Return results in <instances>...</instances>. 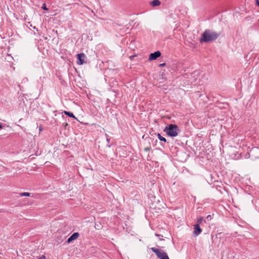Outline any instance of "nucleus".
I'll return each instance as SVG.
<instances>
[{
	"label": "nucleus",
	"instance_id": "14",
	"mask_svg": "<svg viewBox=\"0 0 259 259\" xmlns=\"http://www.w3.org/2000/svg\"><path fill=\"white\" fill-rule=\"evenodd\" d=\"M165 65V63H164L160 64L159 65V67H163V66H164Z\"/></svg>",
	"mask_w": 259,
	"mask_h": 259
},
{
	"label": "nucleus",
	"instance_id": "8",
	"mask_svg": "<svg viewBox=\"0 0 259 259\" xmlns=\"http://www.w3.org/2000/svg\"><path fill=\"white\" fill-rule=\"evenodd\" d=\"M160 4L161 3L159 0H153L151 2V5L153 7L159 6Z\"/></svg>",
	"mask_w": 259,
	"mask_h": 259
},
{
	"label": "nucleus",
	"instance_id": "16",
	"mask_svg": "<svg viewBox=\"0 0 259 259\" xmlns=\"http://www.w3.org/2000/svg\"><path fill=\"white\" fill-rule=\"evenodd\" d=\"M206 219H207L208 220H209V219L210 220V219H211V215H207V217H206Z\"/></svg>",
	"mask_w": 259,
	"mask_h": 259
},
{
	"label": "nucleus",
	"instance_id": "2",
	"mask_svg": "<svg viewBox=\"0 0 259 259\" xmlns=\"http://www.w3.org/2000/svg\"><path fill=\"white\" fill-rule=\"evenodd\" d=\"M163 132L169 137H175L178 136L179 129L177 125L170 124L165 126Z\"/></svg>",
	"mask_w": 259,
	"mask_h": 259
},
{
	"label": "nucleus",
	"instance_id": "7",
	"mask_svg": "<svg viewBox=\"0 0 259 259\" xmlns=\"http://www.w3.org/2000/svg\"><path fill=\"white\" fill-rule=\"evenodd\" d=\"M79 234L78 232H75L73 234H72L71 235V236L68 238L67 242L68 243H69L71 242L72 241H73L74 240L77 239L79 237Z\"/></svg>",
	"mask_w": 259,
	"mask_h": 259
},
{
	"label": "nucleus",
	"instance_id": "4",
	"mask_svg": "<svg viewBox=\"0 0 259 259\" xmlns=\"http://www.w3.org/2000/svg\"><path fill=\"white\" fill-rule=\"evenodd\" d=\"M161 53L160 51H157L153 53H151L149 55V61H152L156 60L158 57H160Z\"/></svg>",
	"mask_w": 259,
	"mask_h": 259
},
{
	"label": "nucleus",
	"instance_id": "15",
	"mask_svg": "<svg viewBox=\"0 0 259 259\" xmlns=\"http://www.w3.org/2000/svg\"><path fill=\"white\" fill-rule=\"evenodd\" d=\"M38 259H46V256L44 255H42L40 258H38Z\"/></svg>",
	"mask_w": 259,
	"mask_h": 259
},
{
	"label": "nucleus",
	"instance_id": "1",
	"mask_svg": "<svg viewBox=\"0 0 259 259\" xmlns=\"http://www.w3.org/2000/svg\"><path fill=\"white\" fill-rule=\"evenodd\" d=\"M220 35V33H217L210 29H206L201 35L200 42L205 43L212 42L215 40Z\"/></svg>",
	"mask_w": 259,
	"mask_h": 259
},
{
	"label": "nucleus",
	"instance_id": "18",
	"mask_svg": "<svg viewBox=\"0 0 259 259\" xmlns=\"http://www.w3.org/2000/svg\"><path fill=\"white\" fill-rule=\"evenodd\" d=\"M155 236H161V237H162V235H160V234H157V233H155Z\"/></svg>",
	"mask_w": 259,
	"mask_h": 259
},
{
	"label": "nucleus",
	"instance_id": "11",
	"mask_svg": "<svg viewBox=\"0 0 259 259\" xmlns=\"http://www.w3.org/2000/svg\"><path fill=\"white\" fill-rule=\"evenodd\" d=\"M203 220H204V219H203V217H200L198 218L197 219V224H199L200 225V224H201L202 223V222L203 221Z\"/></svg>",
	"mask_w": 259,
	"mask_h": 259
},
{
	"label": "nucleus",
	"instance_id": "5",
	"mask_svg": "<svg viewBox=\"0 0 259 259\" xmlns=\"http://www.w3.org/2000/svg\"><path fill=\"white\" fill-rule=\"evenodd\" d=\"M85 55L83 53L78 54L77 55V61L78 65H82L84 63Z\"/></svg>",
	"mask_w": 259,
	"mask_h": 259
},
{
	"label": "nucleus",
	"instance_id": "12",
	"mask_svg": "<svg viewBox=\"0 0 259 259\" xmlns=\"http://www.w3.org/2000/svg\"><path fill=\"white\" fill-rule=\"evenodd\" d=\"M30 193L29 192H23L20 194V196H30Z\"/></svg>",
	"mask_w": 259,
	"mask_h": 259
},
{
	"label": "nucleus",
	"instance_id": "13",
	"mask_svg": "<svg viewBox=\"0 0 259 259\" xmlns=\"http://www.w3.org/2000/svg\"><path fill=\"white\" fill-rule=\"evenodd\" d=\"M41 8L43 10H48V9L47 8L46 4H45V3L42 4V6Z\"/></svg>",
	"mask_w": 259,
	"mask_h": 259
},
{
	"label": "nucleus",
	"instance_id": "10",
	"mask_svg": "<svg viewBox=\"0 0 259 259\" xmlns=\"http://www.w3.org/2000/svg\"><path fill=\"white\" fill-rule=\"evenodd\" d=\"M157 137L160 141L163 142L164 143H166L167 142L166 139L165 138L161 136V135L159 133L157 134Z\"/></svg>",
	"mask_w": 259,
	"mask_h": 259
},
{
	"label": "nucleus",
	"instance_id": "19",
	"mask_svg": "<svg viewBox=\"0 0 259 259\" xmlns=\"http://www.w3.org/2000/svg\"><path fill=\"white\" fill-rule=\"evenodd\" d=\"M63 124H64V127H66L67 126H68V123H65Z\"/></svg>",
	"mask_w": 259,
	"mask_h": 259
},
{
	"label": "nucleus",
	"instance_id": "20",
	"mask_svg": "<svg viewBox=\"0 0 259 259\" xmlns=\"http://www.w3.org/2000/svg\"><path fill=\"white\" fill-rule=\"evenodd\" d=\"M3 126H2V124L1 123H0V129H1L2 128Z\"/></svg>",
	"mask_w": 259,
	"mask_h": 259
},
{
	"label": "nucleus",
	"instance_id": "21",
	"mask_svg": "<svg viewBox=\"0 0 259 259\" xmlns=\"http://www.w3.org/2000/svg\"><path fill=\"white\" fill-rule=\"evenodd\" d=\"M41 129H42L41 126H39V131H41Z\"/></svg>",
	"mask_w": 259,
	"mask_h": 259
},
{
	"label": "nucleus",
	"instance_id": "3",
	"mask_svg": "<svg viewBox=\"0 0 259 259\" xmlns=\"http://www.w3.org/2000/svg\"><path fill=\"white\" fill-rule=\"evenodd\" d=\"M151 250L156 253L157 256L160 259H169L167 253L163 250H159L155 247L151 248Z\"/></svg>",
	"mask_w": 259,
	"mask_h": 259
},
{
	"label": "nucleus",
	"instance_id": "6",
	"mask_svg": "<svg viewBox=\"0 0 259 259\" xmlns=\"http://www.w3.org/2000/svg\"><path fill=\"white\" fill-rule=\"evenodd\" d=\"M194 227L193 235L197 236L202 232V229L200 228L199 224H195Z\"/></svg>",
	"mask_w": 259,
	"mask_h": 259
},
{
	"label": "nucleus",
	"instance_id": "9",
	"mask_svg": "<svg viewBox=\"0 0 259 259\" xmlns=\"http://www.w3.org/2000/svg\"><path fill=\"white\" fill-rule=\"evenodd\" d=\"M63 113H64L65 115H66L68 116H69V117H72V118H75V119H77V118H76V117L74 115L73 113H72V112H69V111H64L63 112Z\"/></svg>",
	"mask_w": 259,
	"mask_h": 259
},
{
	"label": "nucleus",
	"instance_id": "17",
	"mask_svg": "<svg viewBox=\"0 0 259 259\" xmlns=\"http://www.w3.org/2000/svg\"><path fill=\"white\" fill-rule=\"evenodd\" d=\"M256 4L259 6V0H256Z\"/></svg>",
	"mask_w": 259,
	"mask_h": 259
}]
</instances>
